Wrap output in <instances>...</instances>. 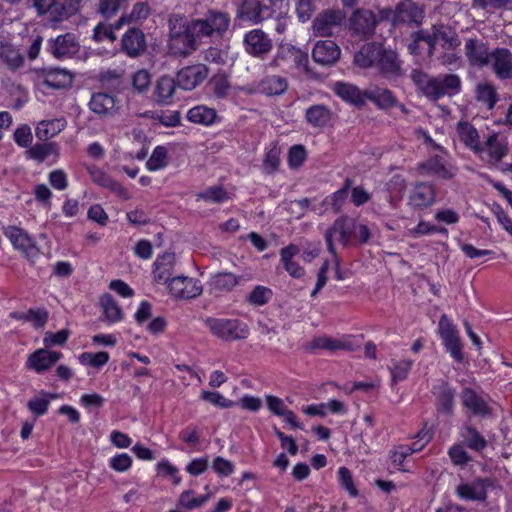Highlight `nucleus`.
<instances>
[{"instance_id": "obj_1", "label": "nucleus", "mask_w": 512, "mask_h": 512, "mask_svg": "<svg viewBox=\"0 0 512 512\" xmlns=\"http://www.w3.org/2000/svg\"><path fill=\"white\" fill-rule=\"evenodd\" d=\"M354 63L362 69L375 68L388 80H397L404 76L403 61L398 52L380 42L364 43L355 53Z\"/></svg>"}, {"instance_id": "obj_2", "label": "nucleus", "mask_w": 512, "mask_h": 512, "mask_svg": "<svg viewBox=\"0 0 512 512\" xmlns=\"http://www.w3.org/2000/svg\"><path fill=\"white\" fill-rule=\"evenodd\" d=\"M193 24L192 19L188 20L184 15H170L168 48L172 55L185 57L198 49L201 37Z\"/></svg>"}, {"instance_id": "obj_3", "label": "nucleus", "mask_w": 512, "mask_h": 512, "mask_svg": "<svg viewBox=\"0 0 512 512\" xmlns=\"http://www.w3.org/2000/svg\"><path fill=\"white\" fill-rule=\"evenodd\" d=\"M412 82L429 100L437 101L445 95H456L461 91V79L457 74L429 76L420 69H412Z\"/></svg>"}, {"instance_id": "obj_4", "label": "nucleus", "mask_w": 512, "mask_h": 512, "mask_svg": "<svg viewBox=\"0 0 512 512\" xmlns=\"http://www.w3.org/2000/svg\"><path fill=\"white\" fill-rule=\"evenodd\" d=\"M193 29L196 30L201 39L212 37H223L229 30L231 24L230 14L226 11L209 9L203 18L192 19Z\"/></svg>"}, {"instance_id": "obj_5", "label": "nucleus", "mask_w": 512, "mask_h": 512, "mask_svg": "<svg viewBox=\"0 0 512 512\" xmlns=\"http://www.w3.org/2000/svg\"><path fill=\"white\" fill-rule=\"evenodd\" d=\"M205 324L213 335L224 341H239L249 336L248 325L239 319L207 318Z\"/></svg>"}, {"instance_id": "obj_6", "label": "nucleus", "mask_w": 512, "mask_h": 512, "mask_svg": "<svg viewBox=\"0 0 512 512\" xmlns=\"http://www.w3.org/2000/svg\"><path fill=\"white\" fill-rule=\"evenodd\" d=\"M378 24L377 15L368 8H355L348 19L351 35L363 41L375 35Z\"/></svg>"}, {"instance_id": "obj_7", "label": "nucleus", "mask_w": 512, "mask_h": 512, "mask_svg": "<svg viewBox=\"0 0 512 512\" xmlns=\"http://www.w3.org/2000/svg\"><path fill=\"white\" fill-rule=\"evenodd\" d=\"M272 17V8L260 0H240L236 7L235 21L259 25Z\"/></svg>"}, {"instance_id": "obj_8", "label": "nucleus", "mask_w": 512, "mask_h": 512, "mask_svg": "<svg viewBox=\"0 0 512 512\" xmlns=\"http://www.w3.org/2000/svg\"><path fill=\"white\" fill-rule=\"evenodd\" d=\"M3 234L9 239L14 249L20 251L29 262L35 263L40 255V249L24 229L17 226H7L3 227Z\"/></svg>"}, {"instance_id": "obj_9", "label": "nucleus", "mask_w": 512, "mask_h": 512, "mask_svg": "<svg viewBox=\"0 0 512 512\" xmlns=\"http://www.w3.org/2000/svg\"><path fill=\"white\" fill-rule=\"evenodd\" d=\"M243 49L251 57L265 59L273 49V40L261 28H253L243 36Z\"/></svg>"}, {"instance_id": "obj_10", "label": "nucleus", "mask_w": 512, "mask_h": 512, "mask_svg": "<svg viewBox=\"0 0 512 512\" xmlns=\"http://www.w3.org/2000/svg\"><path fill=\"white\" fill-rule=\"evenodd\" d=\"M309 63L307 52L292 44L282 43L278 46L275 56L269 62L271 68L296 67L306 68Z\"/></svg>"}, {"instance_id": "obj_11", "label": "nucleus", "mask_w": 512, "mask_h": 512, "mask_svg": "<svg viewBox=\"0 0 512 512\" xmlns=\"http://www.w3.org/2000/svg\"><path fill=\"white\" fill-rule=\"evenodd\" d=\"M345 20V11L341 9H325L312 22L313 34L316 37H330L333 35V29L342 26Z\"/></svg>"}, {"instance_id": "obj_12", "label": "nucleus", "mask_w": 512, "mask_h": 512, "mask_svg": "<svg viewBox=\"0 0 512 512\" xmlns=\"http://www.w3.org/2000/svg\"><path fill=\"white\" fill-rule=\"evenodd\" d=\"M80 43L74 33L67 32L50 38L47 41V51L56 59L65 60L77 55L80 51Z\"/></svg>"}, {"instance_id": "obj_13", "label": "nucleus", "mask_w": 512, "mask_h": 512, "mask_svg": "<svg viewBox=\"0 0 512 512\" xmlns=\"http://www.w3.org/2000/svg\"><path fill=\"white\" fill-rule=\"evenodd\" d=\"M423 19L424 11L418 4L410 0L402 1L395 6L392 25L394 27L400 25L418 27L422 24Z\"/></svg>"}, {"instance_id": "obj_14", "label": "nucleus", "mask_w": 512, "mask_h": 512, "mask_svg": "<svg viewBox=\"0 0 512 512\" xmlns=\"http://www.w3.org/2000/svg\"><path fill=\"white\" fill-rule=\"evenodd\" d=\"M438 328L446 350L456 362L461 363L464 359L462 344L455 326L447 315L444 314L440 317Z\"/></svg>"}, {"instance_id": "obj_15", "label": "nucleus", "mask_w": 512, "mask_h": 512, "mask_svg": "<svg viewBox=\"0 0 512 512\" xmlns=\"http://www.w3.org/2000/svg\"><path fill=\"white\" fill-rule=\"evenodd\" d=\"M171 296L177 299H192L202 294L203 288L198 279L175 276L166 284Z\"/></svg>"}, {"instance_id": "obj_16", "label": "nucleus", "mask_w": 512, "mask_h": 512, "mask_svg": "<svg viewBox=\"0 0 512 512\" xmlns=\"http://www.w3.org/2000/svg\"><path fill=\"white\" fill-rule=\"evenodd\" d=\"M464 53L470 66L483 68L490 63L491 51L488 44L478 37L465 40Z\"/></svg>"}, {"instance_id": "obj_17", "label": "nucleus", "mask_w": 512, "mask_h": 512, "mask_svg": "<svg viewBox=\"0 0 512 512\" xmlns=\"http://www.w3.org/2000/svg\"><path fill=\"white\" fill-rule=\"evenodd\" d=\"M209 75V68L205 64H194L183 67L176 74L177 85L183 90H193L199 86Z\"/></svg>"}, {"instance_id": "obj_18", "label": "nucleus", "mask_w": 512, "mask_h": 512, "mask_svg": "<svg viewBox=\"0 0 512 512\" xmlns=\"http://www.w3.org/2000/svg\"><path fill=\"white\" fill-rule=\"evenodd\" d=\"M354 221L349 219L347 216H341L337 218L333 225L328 228L325 232L324 238L327 245L328 251L333 255V257H336V249L334 246V236L336 234L339 235V241L343 244H346L352 234H353V228H354Z\"/></svg>"}, {"instance_id": "obj_19", "label": "nucleus", "mask_w": 512, "mask_h": 512, "mask_svg": "<svg viewBox=\"0 0 512 512\" xmlns=\"http://www.w3.org/2000/svg\"><path fill=\"white\" fill-rule=\"evenodd\" d=\"M147 50L144 32L138 27L129 28L121 38V51L129 58H138Z\"/></svg>"}, {"instance_id": "obj_20", "label": "nucleus", "mask_w": 512, "mask_h": 512, "mask_svg": "<svg viewBox=\"0 0 512 512\" xmlns=\"http://www.w3.org/2000/svg\"><path fill=\"white\" fill-rule=\"evenodd\" d=\"M117 98L107 92L92 93L89 109L101 118H113L119 113Z\"/></svg>"}, {"instance_id": "obj_21", "label": "nucleus", "mask_w": 512, "mask_h": 512, "mask_svg": "<svg viewBox=\"0 0 512 512\" xmlns=\"http://www.w3.org/2000/svg\"><path fill=\"white\" fill-rule=\"evenodd\" d=\"M432 394L435 397V406L438 413L443 415H452L454 412V403L456 390L448 381L440 380L432 388Z\"/></svg>"}, {"instance_id": "obj_22", "label": "nucleus", "mask_w": 512, "mask_h": 512, "mask_svg": "<svg viewBox=\"0 0 512 512\" xmlns=\"http://www.w3.org/2000/svg\"><path fill=\"white\" fill-rule=\"evenodd\" d=\"M491 486V479L476 478L471 482L459 484L455 490V493L462 500L481 502L487 499V489Z\"/></svg>"}, {"instance_id": "obj_23", "label": "nucleus", "mask_w": 512, "mask_h": 512, "mask_svg": "<svg viewBox=\"0 0 512 512\" xmlns=\"http://www.w3.org/2000/svg\"><path fill=\"white\" fill-rule=\"evenodd\" d=\"M490 59L491 69L499 80L512 79V52L508 48L497 47L493 49Z\"/></svg>"}, {"instance_id": "obj_24", "label": "nucleus", "mask_w": 512, "mask_h": 512, "mask_svg": "<svg viewBox=\"0 0 512 512\" xmlns=\"http://www.w3.org/2000/svg\"><path fill=\"white\" fill-rule=\"evenodd\" d=\"M435 199L434 185L427 182H418L410 192L408 204L414 210H423L433 205Z\"/></svg>"}, {"instance_id": "obj_25", "label": "nucleus", "mask_w": 512, "mask_h": 512, "mask_svg": "<svg viewBox=\"0 0 512 512\" xmlns=\"http://www.w3.org/2000/svg\"><path fill=\"white\" fill-rule=\"evenodd\" d=\"M341 54V49L332 40H321L318 41L313 50V60L323 66H331L335 64Z\"/></svg>"}, {"instance_id": "obj_26", "label": "nucleus", "mask_w": 512, "mask_h": 512, "mask_svg": "<svg viewBox=\"0 0 512 512\" xmlns=\"http://www.w3.org/2000/svg\"><path fill=\"white\" fill-rule=\"evenodd\" d=\"M153 269V279L156 283L167 284L172 278L175 267V254L165 252L155 260Z\"/></svg>"}, {"instance_id": "obj_27", "label": "nucleus", "mask_w": 512, "mask_h": 512, "mask_svg": "<svg viewBox=\"0 0 512 512\" xmlns=\"http://www.w3.org/2000/svg\"><path fill=\"white\" fill-rule=\"evenodd\" d=\"M81 0H56L48 14L52 24L61 23L79 12Z\"/></svg>"}, {"instance_id": "obj_28", "label": "nucleus", "mask_w": 512, "mask_h": 512, "mask_svg": "<svg viewBox=\"0 0 512 512\" xmlns=\"http://www.w3.org/2000/svg\"><path fill=\"white\" fill-rule=\"evenodd\" d=\"M488 154V164H498L509 152V146L506 139H501L498 133H492L483 146Z\"/></svg>"}, {"instance_id": "obj_29", "label": "nucleus", "mask_w": 512, "mask_h": 512, "mask_svg": "<svg viewBox=\"0 0 512 512\" xmlns=\"http://www.w3.org/2000/svg\"><path fill=\"white\" fill-rule=\"evenodd\" d=\"M366 99L372 101L380 109H390L399 106L405 111L403 104H398L397 98L393 92L387 88L375 87L365 90Z\"/></svg>"}, {"instance_id": "obj_30", "label": "nucleus", "mask_w": 512, "mask_h": 512, "mask_svg": "<svg viewBox=\"0 0 512 512\" xmlns=\"http://www.w3.org/2000/svg\"><path fill=\"white\" fill-rule=\"evenodd\" d=\"M61 357L60 352L38 349L28 357L27 366L42 372L52 367Z\"/></svg>"}, {"instance_id": "obj_31", "label": "nucleus", "mask_w": 512, "mask_h": 512, "mask_svg": "<svg viewBox=\"0 0 512 512\" xmlns=\"http://www.w3.org/2000/svg\"><path fill=\"white\" fill-rule=\"evenodd\" d=\"M244 280V276L231 272H218L210 277L208 285L211 290L216 292H230Z\"/></svg>"}, {"instance_id": "obj_32", "label": "nucleus", "mask_w": 512, "mask_h": 512, "mask_svg": "<svg viewBox=\"0 0 512 512\" xmlns=\"http://www.w3.org/2000/svg\"><path fill=\"white\" fill-rule=\"evenodd\" d=\"M333 91L342 100L357 107H362L365 104V90L361 91L355 85L344 82H336L333 86Z\"/></svg>"}, {"instance_id": "obj_33", "label": "nucleus", "mask_w": 512, "mask_h": 512, "mask_svg": "<svg viewBox=\"0 0 512 512\" xmlns=\"http://www.w3.org/2000/svg\"><path fill=\"white\" fill-rule=\"evenodd\" d=\"M300 252L299 248L295 244H289L280 250V260L283 264L284 269L293 278L299 279L305 275V270L297 262L293 261V258Z\"/></svg>"}, {"instance_id": "obj_34", "label": "nucleus", "mask_w": 512, "mask_h": 512, "mask_svg": "<svg viewBox=\"0 0 512 512\" xmlns=\"http://www.w3.org/2000/svg\"><path fill=\"white\" fill-rule=\"evenodd\" d=\"M186 117L191 123L203 126L213 125L220 120L217 111L206 105H197L190 108Z\"/></svg>"}, {"instance_id": "obj_35", "label": "nucleus", "mask_w": 512, "mask_h": 512, "mask_svg": "<svg viewBox=\"0 0 512 512\" xmlns=\"http://www.w3.org/2000/svg\"><path fill=\"white\" fill-rule=\"evenodd\" d=\"M72 82V74L69 71L60 68H54L46 71L43 78V85L53 90L68 88L72 85Z\"/></svg>"}, {"instance_id": "obj_36", "label": "nucleus", "mask_w": 512, "mask_h": 512, "mask_svg": "<svg viewBox=\"0 0 512 512\" xmlns=\"http://www.w3.org/2000/svg\"><path fill=\"white\" fill-rule=\"evenodd\" d=\"M176 87H178L176 78L174 79L168 75L161 76L154 88L156 102L163 105L170 104Z\"/></svg>"}, {"instance_id": "obj_37", "label": "nucleus", "mask_w": 512, "mask_h": 512, "mask_svg": "<svg viewBox=\"0 0 512 512\" xmlns=\"http://www.w3.org/2000/svg\"><path fill=\"white\" fill-rule=\"evenodd\" d=\"M418 170L428 175H435L441 179H451L453 173L447 168L446 160L441 155H435L418 165Z\"/></svg>"}, {"instance_id": "obj_38", "label": "nucleus", "mask_w": 512, "mask_h": 512, "mask_svg": "<svg viewBox=\"0 0 512 512\" xmlns=\"http://www.w3.org/2000/svg\"><path fill=\"white\" fill-rule=\"evenodd\" d=\"M463 405L474 415L487 416L490 414V407L473 389L465 388L461 393Z\"/></svg>"}, {"instance_id": "obj_39", "label": "nucleus", "mask_w": 512, "mask_h": 512, "mask_svg": "<svg viewBox=\"0 0 512 512\" xmlns=\"http://www.w3.org/2000/svg\"><path fill=\"white\" fill-rule=\"evenodd\" d=\"M459 139L467 147L472 149L475 153H481L484 151L483 146L479 141V134L476 128L467 121H460L456 127Z\"/></svg>"}, {"instance_id": "obj_40", "label": "nucleus", "mask_w": 512, "mask_h": 512, "mask_svg": "<svg viewBox=\"0 0 512 512\" xmlns=\"http://www.w3.org/2000/svg\"><path fill=\"white\" fill-rule=\"evenodd\" d=\"M151 14V7L147 2H136L129 13H123L117 20L116 27L144 22Z\"/></svg>"}, {"instance_id": "obj_41", "label": "nucleus", "mask_w": 512, "mask_h": 512, "mask_svg": "<svg viewBox=\"0 0 512 512\" xmlns=\"http://www.w3.org/2000/svg\"><path fill=\"white\" fill-rule=\"evenodd\" d=\"M332 118L331 110L323 104L310 106L305 113L307 123L314 128H324L329 125Z\"/></svg>"}, {"instance_id": "obj_42", "label": "nucleus", "mask_w": 512, "mask_h": 512, "mask_svg": "<svg viewBox=\"0 0 512 512\" xmlns=\"http://www.w3.org/2000/svg\"><path fill=\"white\" fill-rule=\"evenodd\" d=\"M98 82L102 88L110 92H120L124 84V70L108 69L101 71L98 75Z\"/></svg>"}, {"instance_id": "obj_43", "label": "nucleus", "mask_w": 512, "mask_h": 512, "mask_svg": "<svg viewBox=\"0 0 512 512\" xmlns=\"http://www.w3.org/2000/svg\"><path fill=\"white\" fill-rule=\"evenodd\" d=\"M431 30L435 31L437 39L442 41V48L454 50L460 46V38L454 29L443 24H434Z\"/></svg>"}, {"instance_id": "obj_44", "label": "nucleus", "mask_w": 512, "mask_h": 512, "mask_svg": "<svg viewBox=\"0 0 512 512\" xmlns=\"http://www.w3.org/2000/svg\"><path fill=\"white\" fill-rule=\"evenodd\" d=\"M50 155H58V146L54 142L36 143L26 151L27 158L44 162Z\"/></svg>"}, {"instance_id": "obj_45", "label": "nucleus", "mask_w": 512, "mask_h": 512, "mask_svg": "<svg viewBox=\"0 0 512 512\" xmlns=\"http://www.w3.org/2000/svg\"><path fill=\"white\" fill-rule=\"evenodd\" d=\"M56 397V394L41 391L39 395L28 401L27 408L35 417L43 416L48 410L50 400Z\"/></svg>"}, {"instance_id": "obj_46", "label": "nucleus", "mask_w": 512, "mask_h": 512, "mask_svg": "<svg viewBox=\"0 0 512 512\" xmlns=\"http://www.w3.org/2000/svg\"><path fill=\"white\" fill-rule=\"evenodd\" d=\"M260 87L267 95H281L287 90L288 82L282 76L270 75L261 81Z\"/></svg>"}, {"instance_id": "obj_47", "label": "nucleus", "mask_w": 512, "mask_h": 512, "mask_svg": "<svg viewBox=\"0 0 512 512\" xmlns=\"http://www.w3.org/2000/svg\"><path fill=\"white\" fill-rule=\"evenodd\" d=\"M103 308V314L109 322H118L123 317V312L120 306L116 303L115 299L110 294H105L100 300Z\"/></svg>"}, {"instance_id": "obj_48", "label": "nucleus", "mask_w": 512, "mask_h": 512, "mask_svg": "<svg viewBox=\"0 0 512 512\" xmlns=\"http://www.w3.org/2000/svg\"><path fill=\"white\" fill-rule=\"evenodd\" d=\"M462 436L466 446L471 450L480 452L487 447L486 439L472 426L465 427Z\"/></svg>"}, {"instance_id": "obj_49", "label": "nucleus", "mask_w": 512, "mask_h": 512, "mask_svg": "<svg viewBox=\"0 0 512 512\" xmlns=\"http://www.w3.org/2000/svg\"><path fill=\"white\" fill-rule=\"evenodd\" d=\"M352 182V179L346 178L343 186L325 199L324 202L330 204L335 213L340 212L343 204L345 203Z\"/></svg>"}, {"instance_id": "obj_50", "label": "nucleus", "mask_w": 512, "mask_h": 512, "mask_svg": "<svg viewBox=\"0 0 512 512\" xmlns=\"http://www.w3.org/2000/svg\"><path fill=\"white\" fill-rule=\"evenodd\" d=\"M280 154V148L277 144L272 143L270 148L266 151L262 162V169L266 174H274L279 169Z\"/></svg>"}, {"instance_id": "obj_51", "label": "nucleus", "mask_w": 512, "mask_h": 512, "mask_svg": "<svg viewBox=\"0 0 512 512\" xmlns=\"http://www.w3.org/2000/svg\"><path fill=\"white\" fill-rule=\"evenodd\" d=\"M209 86L217 99H225L231 90L230 81L225 74L214 75L209 81Z\"/></svg>"}, {"instance_id": "obj_52", "label": "nucleus", "mask_w": 512, "mask_h": 512, "mask_svg": "<svg viewBox=\"0 0 512 512\" xmlns=\"http://www.w3.org/2000/svg\"><path fill=\"white\" fill-rule=\"evenodd\" d=\"M476 99L485 103L489 109L494 108L498 101L495 87L491 83H480L476 87Z\"/></svg>"}, {"instance_id": "obj_53", "label": "nucleus", "mask_w": 512, "mask_h": 512, "mask_svg": "<svg viewBox=\"0 0 512 512\" xmlns=\"http://www.w3.org/2000/svg\"><path fill=\"white\" fill-rule=\"evenodd\" d=\"M117 20L113 24L99 23L93 30V39L96 42H102L104 40L115 41V31L120 30L122 27H116Z\"/></svg>"}, {"instance_id": "obj_54", "label": "nucleus", "mask_w": 512, "mask_h": 512, "mask_svg": "<svg viewBox=\"0 0 512 512\" xmlns=\"http://www.w3.org/2000/svg\"><path fill=\"white\" fill-rule=\"evenodd\" d=\"M0 57L12 70L20 68L24 63L23 56L12 46H3L0 52Z\"/></svg>"}, {"instance_id": "obj_55", "label": "nucleus", "mask_w": 512, "mask_h": 512, "mask_svg": "<svg viewBox=\"0 0 512 512\" xmlns=\"http://www.w3.org/2000/svg\"><path fill=\"white\" fill-rule=\"evenodd\" d=\"M168 152L164 146H157L148 161L146 167L150 171H157L167 165Z\"/></svg>"}, {"instance_id": "obj_56", "label": "nucleus", "mask_w": 512, "mask_h": 512, "mask_svg": "<svg viewBox=\"0 0 512 512\" xmlns=\"http://www.w3.org/2000/svg\"><path fill=\"white\" fill-rule=\"evenodd\" d=\"M193 494L192 490L183 491L179 496L178 505L191 510L201 507L209 499V494L199 497H194Z\"/></svg>"}, {"instance_id": "obj_57", "label": "nucleus", "mask_w": 512, "mask_h": 512, "mask_svg": "<svg viewBox=\"0 0 512 512\" xmlns=\"http://www.w3.org/2000/svg\"><path fill=\"white\" fill-rule=\"evenodd\" d=\"M273 292L270 288L258 285L248 295L247 300L251 305L263 306L272 298Z\"/></svg>"}, {"instance_id": "obj_58", "label": "nucleus", "mask_w": 512, "mask_h": 512, "mask_svg": "<svg viewBox=\"0 0 512 512\" xmlns=\"http://www.w3.org/2000/svg\"><path fill=\"white\" fill-rule=\"evenodd\" d=\"M346 343L341 340L330 338V337H318L312 340L310 343V349H325L329 351H336L339 349H346Z\"/></svg>"}, {"instance_id": "obj_59", "label": "nucleus", "mask_w": 512, "mask_h": 512, "mask_svg": "<svg viewBox=\"0 0 512 512\" xmlns=\"http://www.w3.org/2000/svg\"><path fill=\"white\" fill-rule=\"evenodd\" d=\"M109 358V354L105 351H100L97 353L84 352L79 356V361L83 365L100 368L109 361Z\"/></svg>"}, {"instance_id": "obj_60", "label": "nucleus", "mask_w": 512, "mask_h": 512, "mask_svg": "<svg viewBox=\"0 0 512 512\" xmlns=\"http://www.w3.org/2000/svg\"><path fill=\"white\" fill-rule=\"evenodd\" d=\"M127 0H100L97 7V12L105 19H111L120 10L122 4Z\"/></svg>"}, {"instance_id": "obj_61", "label": "nucleus", "mask_w": 512, "mask_h": 512, "mask_svg": "<svg viewBox=\"0 0 512 512\" xmlns=\"http://www.w3.org/2000/svg\"><path fill=\"white\" fill-rule=\"evenodd\" d=\"M59 121H41L36 129L35 135L40 141H47L54 137L60 132V128L57 127Z\"/></svg>"}, {"instance_id": "obj_62", "label": "nucleus", "mask_w": 512, "mask_h": 512, "mask_svg": "<svg viewBox=\"0 0 512 512\" xmlns=\"http://www.w3.org/2000/svg\"><path fill=\"white\" fill-rule=\"evenodd\" d=\"M200 199L206 202L222 203L228 200L227 191L222 186H212L198 194Z\"/></svg>"}, {"instance_id": "obj_63", "label": "nucleus", "mask_w": 512, "mask_h": 512, "mask_svg": "<svg viewBox=\"0 0 512 512\" xmlns=\"http://www.w3.org/2000/svg\"><path fill=\"white\" fill-rule=\"evenodd\" d=\"M307 158V152L303 145H293L288 152V165L291 169L300 168Z\"/></svg>"}, {"instance_id": "obj_64", "label": "nucleus", "mask_w": 512, "mask_h": 512, "mask_svg": "<svg viewBox=\"0 0 512 512\" xmlns=\"http://www.w3.org/2000/svg\"><path fill=\"white\" fill-rule=\"evenodd\" d=\"M413 362L411 360H400L393 364L391 368L392 381L394 383L403 381L407 378Z\"/></svg>"}]
</instances>
